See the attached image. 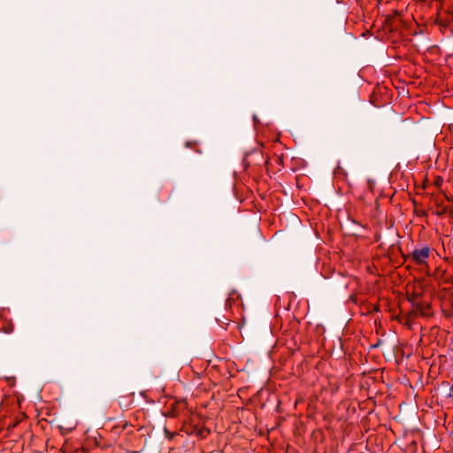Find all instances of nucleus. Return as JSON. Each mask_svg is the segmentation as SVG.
<instances>
[{
  "label": "nucleus",
  "mask_w": 453,
  "mask_h": 453,
  "mask_svg": "<svg viewBox=\"0 0 453 453\" xmlns=\"http://www.w3.org/2000/svg\"><path fill=\"white\" fill-rule=\"evenodd\" d=\"M120 426L123 427V429H126L128 424L126 422L125 424H121Z\"/></svg>",
  "instance_id": "3"
},
{
  "label": "nucleus",
  "mask_w": 453,
  "mask_h": 453,
  "mask_svg": "<svg viewBox=\"0 0 453 453\" xmlns=\"http://www.w3.org/2000/svg\"><path fill=\"white\" fill-rule=\"evenodd\" d=\"M253 120H254L255 124H257L258 122L257 116H255V115L253 116Z\"/></svg>",
  "instance_id": "4"
},
{
  "label": "nucleus",
  "mask_w": 453,
  "mask_h": 453,
  "mask_svg": "<svg viewBox=\"0 0 453 453\" xmlns=\"http://www.w3.org/2000/svg\"><path fill=\"white\" fill-rule=\"evenodd\" d=\"M431 250L428 246L414 249L408 257L418 265H427V259L430 257Z\"/></svg>",
  "instance_id": "1"
},
{
  "label": "nucleus",
  "mask_w": 453,
  "mask_h": 453,
  "mask_svg": "<svg viewBox=\"0 0 453 453\" xmlns=\"http://www.w3.org/2000/svg\"><path fill=\"white\" fill-rule=\"evenodd\" d=\"M288 220L289 222H291V224L293 225L294 227L301 228L302 221H301V219L297 216H296L294 214H291Z\"/></svg>",
  "instance_id": "2"
},
{
  "label": "nucleus",
  "mask_w": 453,
  "mask_h": 453,
  "mask_svg": "<svg viewBox=\"0 0 453 453\" xmlns=\"http://www.w3.org/2000/svg\"><path fill=\"white\" fill-rule=\"evenodd\" d=\"M279 159H280V161H282V160H283V156H280V157H279Z\"/></svg>",
  "instance_id": "5"
}]
</instances>
